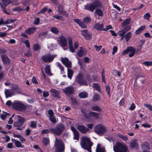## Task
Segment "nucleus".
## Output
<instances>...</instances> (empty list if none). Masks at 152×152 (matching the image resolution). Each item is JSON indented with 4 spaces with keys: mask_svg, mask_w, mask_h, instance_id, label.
<instances>
[{
    "mask_svg": "<svg viewBox=\"0 0 152 152\" xmlns=\"http://www.w3.org/2000/svg\"><path fill=\"white\" fill-rule=\"evenodd\" d=\"M80 144L83 148L87 150L89 152H91V148L93 143L89 137L86 136L82 137L80 139Z\"/></svg>",
    "mask_w": 152,
    "mask_h": 152,
    "instance_id": "f257e3e1",
    "label": "nucleus"
},
{
    "mask_svg": "<svg viewBox=\"0 0 152 152\" xmlns=\"http://www.w3.org/2000/svg\"><path fill=\"white\" fill-rule=\"evenodd\" d=\"M102 4L98 0H96L90 4H87L84 6V9L93 12L96 7H100Z\"/></svg>",
    "mask_w": 152,
    "mask_h": 152,
    "instance_id": "f03ea898",
    "label": "nucleus"
},
{
    "mask_svg": "<svg viewBox=\"0 0 152 152\" xmlns=\"http://www.w3.org/2000/svg\"><path fill=\"white\" fill-rule=\"evenodd\" d=\"M113 148L115 152H127L128 150L126 146L124 144L120 142H117Z\"/></svg>",
    "mask_w": 152,
    "mask_h": 152,
    "instance_id": "7ed1b4c3",
    "label": "nucleus"
},
{
    "mask_svg": "<svg viewBox=\"0 0 152 152\" xmlns=\"http://www.w3.org/2000/svg\"><path fill=\"white\" fill-rule=\"evenodd\" d=\"M15 117L18 119L17 121L14 123V126L16 127V129L17 130H21L23 129V128L21 127V126L26 121V120L24 118L18 115H16Z\"/></svg>",
    "mask_w": 152,
    "mask_h": 152,
    "instance_id": "20e7f679",
    "label": "nucleus"
},
{
    "mask_svg": "<svg viewBox=\"0 0 152 152\" xmlns=\"http://www.w3.org/2000/svg\"><path fill=\"white\" fill-rule=\"evenodd\" d=\"M12 107L14 109L20 111L27 109V107L22 102L16 100L13 102L12 104Z\"/></svg>",
    "mask_w": 152,
    "mask_h": 152,
    "instance_id": "39448f33",
    "label": "nucleus"
},
{
    "mask_svg": "<svg viewBox=\"0 0 152 152\" xmlns=\"http://www.w3.org/2000/svg\"><path fill=\"white\" fill-rule=\"evenodd\" d=\"M91 18L89 16H87L84 18L83 19V22L81 21L79 19H75L74 21L79 25L83 28H86L87 26L85 23H88L91 21Z\"/></svg>",
    "mask_w": 152,
    "mask_h": 152,
    "instance_id": "423d86ee",
    "label": "nucleus"
},
{
    "mask_svg": "<svg viewBox=\"0 0 152 152\" xmlns=\"http://www.w3.org/2000/svg\"><path fill=\"white\" fill-rule=\"evenodd\" d=\"M55 145L56 150L58 152H63L64 149V145L61 140L56 138Z\"/></svg>",
    "mask_w": 152,
    "mask_h": 152,
    "instance_id": "0eeeda50",
    "label": "nucleus"
},
{
    "mask_svg": "<svg viewBox=\"0 0 152 152\" xmlns=\"http://www.w3.org/2000/svg\"><path fill=\"white\" fill-rule=\"evenodd\" d=\"M94 129L95 132L99 135L102 134L107 131L106 128L101 124L96 125L94 127Z\"/></svg>",
    "mask_w": 152,
    "mask_h": 152,
    "instance_id": "6e6552de",
    "label": "nucleus"
},
{
    "mask_svg": "<svg viewBox=\"0 0 152 152\" xmlns=\"http://www.w3.org/2000/svg\"><path fill=\"white\" fill-rule=\"evenodd\" d=\"M64 129V126L62 124L56 126L55 128H51L50 130L56 134L59 135L62 132Z\"/></svg>",
    "mask_w": 152,
    "mask_h": 152,
    "instance_id": "1a4fd4ad",
    "label": "nucleus"
},
{
    "mask_svg": "<svg viewBox=\"0 0 152 152\" xmlns=\"http://www.w3.org/2000/svg\"><path fill=\"white\" fill-rule=\"evenodd\" d=\"M56 54H46L41 57L42 61L46 63H49L52 62L54 58L56 56Z\"/></svg>",
    "mask_w": 152,
    "mask_h": 152,
    "instance_id": "9d476101",
    "label": "nucleus"
},
{
    "mask_svg": "<svg viewBox=\"0 0 152 152\" xmlns=\"http://www.w3.org/2000/svg\"><path fill=\"white\" fill-rule=\"evenodd\" d=\"M87 110L86 109H83L81 110L82 114L84 116L87 118H89L90 116L93 117L96 119H98L99 118V115L98 113L93 112H90L88 114L86 113Z\"/></svg>",
    "mask_w": 152,
    "mask_h": 152,
    "instance_id": "9b49d317",
    "label": "nucleus"
},
{
    "mask_svg": "<svg viewBox=\"0 0 152 152\" xmlns=\"http://www.w3.org/2000/svg\"><path fill=\"white\" fill-rule=\"evenodd\" d=\"M75 81L80 85L87 86V82L83 79V75L82 73H79L76 77Z\"/></svg>",
    "mask_w": 152,
    "mask_h": 152,
    "instance_id": "f8f14e48",
    "label": "nucleus"
},
{
    "mask_svg": "<svg viewBox=\"0 0 152 152\" xmlns=\"http://www.w3.org/2000/svg\"><path fill=\"white\" fill-rule=\"evenodd\" d=\"M58 42L59 45L63 48L64 50H66L67 49L65 48V47L67 45V41L65 37L64 36H62L58 37Z\"/></svg>",
    "mask_w": 152,
    "mask_h": 152,
    "instance_id": "ddd939ff",
    "label": "nucleus"
},
{
    "mask_svg": "<svg viewBox=\"0 0 152 152\" xmlns=\"http://www.w3.org/2000/svg\"><path fill=\"white\" fill-rule=\"evenodd\" d=\"M62 90L67 96H69L74 94V88L73 87L69 86L62 89Z\"/></svg>",
    "mask_w": 152,
    "mask_h": 152,
    "instance_id": "4468645a",
    "label": "nucleus"
},
{
    "mask_svg": "<svg viewBox=\"0 0 152 152\" xmlns=\"http://www.w3.org/2000/svg\"><path fill=\"white\" fill-rule=\"evenodd\" d=\"M81 32L86 40H89L91 39L92 35L87 30H81Z\"/></svg>",
    "mask_w": 152,
    "mask_h": 152,
    "instance_id": "2eb2a0df",
    "label": "nucleus"
},
{
    "mask_svg": "<svg viewBox=\"0 0 152 152\" xmlns=\"http://www.w3.org/2000/svg\"><path fill=\"white\" fill-rule=\"evenodd\" d=\"M61 61L65 66L68 68H71L72 63L67 58H61Z\"/></svg>",
    "mask_w": 152,
    "mask_h": 152,
    "instance_id": "dca6fc26",
    "label": "nucleus"
},
{
    "mask_svg": "<svg viewBox=\"0 0 152 152\" xmlns=\"http://www.w3.org/2000/svg\"><path fill=\"white\" fill-rule=\"evenodd\" d=\"M10 3L11 0H1V3H0V5L4 12L7 13L5 10V7Z\"/></svg>",
    "mask_w": 152,
    "mask_h": 152,
    "instance_id": "f3484780",
    "label": "nucleus"
},
{
    "mask_svg": "<svg viewBox=\"0 0 152 152\" xmlns=\"http://www.w3.org/2000/svg\"><path fill=\"white\" fill-rule=\"evenodd\" d=\"M77 128L82 133H86L89 131V129L83 125H78Z\"/></svg>",
    "mask_w": 152,
    "mask_h": 152,
    "instance_id": "a211bd4d",
    "label": "nucleus"
},
{
    "mask_svg": "<svg viewBox=\"0 0 152 152\" xmlns=\"http://www.w3.org/2000/svg\"><path fill=\"white\" fill-rule=\"evenodd\" d=\"M4 94L6 98L11 97L15 95V91L11 89H6L4 91Z\"/></svg>",
    "mask_w": 152,
    "mask_h": 152,
    "instance_id": "6ab92c4d",
    "label": "nucleus"
},
{
    "mask_svg": "<svg viewBox=\"0 0 152 152\" xmlns=\"http://www.w3.org/2000/svg\"><path fill=\"white\" fill-rule=\"evenodd\" d=\"M10 87L11 88V90L15 92H16L18 94H21L22 92L21 90L16 84H11L10 85Z\"/></svg>",
    "mask_w": 152,
    "mask_h": 152,
    "instance_id": "aec40b11",
    "label": "nucleus"
},
{
    "mask_svg": "<svg viewBox=\"0 0 152 152\" xmlns=\"http://www.w3.org/2000/svg\"><path fill=\"white\" fill-rule=\"evenodd\" d=\"M130 146L131 148L137 149L138 148V144L137 140L135 139H134L131 140Z\"/></svg>",
    "mask_w": 152,
    "mask_h": 152,
    "instance_id": "412c9836",
    "label": "nucleus"
},
{
    "mask_svg": "<svg viewBox=\"0 0 152 152\" xmlns=\"http://www.w3.org/2000/svg\"><path fill=\"white\" fill-rule=\"evenodd\" d=\"M50 91L51 94L54 97L57 98L60 97V93L59 91H57L54 89H51Z\"/></svg>",
    "mask_w": 152,
    "mask_h": 152,
    "instance_id": "4be33fe9",
    "label": "nucleus"
},
{
    "mask_svg": "<svg viewBox=\"0 0 152 152\" xmlns=\"http://www.w3.org/2000/svg\"><path fill=\"white\" fill-rule=\"evenodd\" d=\"M71 129L74 134V137L73 139L79 140V134L78 132L74 127L72 126L71 127Z\"/></svg>",
    "mask_w": 152,
    "mask_h": 152,
    "instance_id": "5701e85b",
    "label": "nucleus"
},
{
    "mask_svg": "<svg viewBox=\"0 0 152 152\" xmlns=\"http://www.w3.org/2000/svg\"><path fill=\"white\" fill-rule=\"evenodd\" d=\"M141 148L143 152H148L149 148L148 144L147 142H143Z\"/></svg>",
    "mask_w": 152,
    "mask_h": 152,
    "instance_id": "b1692460",
    "label": "nucleus"
},
{
    "mask_svg": "<svg viewBox=\"0 0 152 152\" xmlns=\"http://www.w3.org/2000/svg\"><path fill=\"white\" fill-rule=\"evenodd\" d=\"M2 61L4 64L9 65L10 63V59L7 56L3 55L1 57Z\"/></svg>",
    "mask_w": 152,
    "mask_h": 152,
    "instance_id": "393cba45",
    "label": "nucleus"
},
{
    "mask_svg": "<svg viewBox=\"0 0 152 152\" xmlns=\"http://www.w3.org/2000/svg\"><path fill=\"white\" fill-rule=\"evenodd\" d=\"M129 53H130L129 56L130 57H132L135 54L136 50L134 48L131 46L129 47Z\"/></svg>",
    "mask_w": 152,
    "mask_h": 152,
    "instance_id": "a878e982",
    "label": "nucleus"
},
{
    "mask_svg": "<svg viewBox=\"0 0 152 152\" xmlns=\"http://www.w3.org/2000/svg\"><path fill=\"white\" fill-rule=\"evenodd\" d=\"M94 28L96 30L99 31H103V25L102 24H100L99 23H96L94 25Z\"/></svg>",
    "mask_w": 152,
    "mask_h": 152,
    "instance_id": "bb28decb",
    "label": "nucleus"
},
{
    "mask_svg": "<svg viewBox=\"0 0 152 152\" xmlns=\"http://www.w3.org/2000/svg\"><path fill=\"white\" fill-rule=\"evenodd\" d=\"M67 39H69L68 44L70 51L71 52L73 53L75 52V50L73 47V42L72 39L70 38H67Z\"/></svg>",
    "mask_w": 152,
    "mask_h": 152,
    "instance_id": "cd10ccee",
    "label": "nucleus"
},
{
    "mask_svg": "<svg viewBox=\"0 0 152 152\" xmlns=\"http://www.w3.org/2000/svg\"><path fill=\"white\" fill-rule=\"evenodd\" d=\"M93 88L95 90L99 91L100 93H102L101 87L97 83H93Z\"/></svg>",
    "mask_w": 152,
    "mask_h": 152,
    "instance_id": "c85d7f7f",
    "label": "nucleus"
},
{
    "mask_svg": "<svg viewBox=\"0 0 152 152\" xmlns=\"http://www.w3.org/2000/svg\"><path fill=\"white\" fill-rule=\"evenodd\" d=\"M96 152H105V148L101 145L98 144L96 149Z\"/></svg>",
    "mask_w": 152,
    "mask_h": 152,
    "instance_id": "c756f323",
    "label": "nucleus"
},
{
    "mask_svg": "<svg viewBox=\"0 0 152 152\" xmlns=\"http://www.w3.org/2000/svg\"><path fill=\"white\" fill-rule=\"evenodd\" d=\"M45 70L46 73L47 75L50 76L52 75V74L51 73L50 69V65H47L45 68Z\"/></svg>",
    "mask_w": 152,
    "mask_h": 152,
    "instance_id": "7c9ffc66",
    "label": "nucleus"
},
{
    "mask_svg": "<svg viewBox=\"0 0 152 152\" xmlns=\"http://www.w3.org/2000/svg\"><path fill=\"white\" fill-rule=\"evenodd\" d=\"M58 13L64 15L66 17H68V15L67 14L66 12L63 10V7L61 6H59L58 7Z\"/></svg>",
    "mask_w": 152,
    "mask_h": 152,
    "instance_id": "2f4dec72",
    "label": "nucleus"
},
{
    "mask_svg": "<svg viewBox=\"0 0 152 152\" xmlns=\"http://www.w3.org/2000/svg\"><path fill=\"white\" fill-rule=\"evenodd\" d=\"M37 29V28H29L27 29L26 31V33L28 34H30L34 32Z\"/></svg>",
    "mask_w": 152,
    "mask_h": 152,
    "instance_id": "473e14b6",
    "label": "nucleus"
},
{
    "mask_svg": "<svg viewBox=\"0 0 152 152\" xmlns=\"http://www.w3.org/2000/svg\"><path fill=\"white\" fill-rule=\"evenodd\" d=\"M94 13L96 14L99 17L102 16L103 15L102 11L99 8L96 9V10Z\"/></svg>",
    "mask_w": 152,
    "mask_h": 152,
    "instance_id": "72a5a7b5",
    "label": "nucleus"
},
{
    "mask_svg": "<svg viewBox=\"0 0 152 152\" xmlns=\"http://www.w3.org/2000/svg\"><path fill=\"white\" fill-rule=\"evenodd\" d=\"M88 94L86 92L84 91L80 93L79 96L82 98H85L88 96Z\"/></svg>",
    "mask_w": 152,
    "mask_h": 152,
    "instance_id": "f704fd0d",
    "label": "nucleus"
},
{
    "mask_svg": "<svg viewBox=\"0 0 152 152\" xmlns=\"http://www.w3.org/2000/svg\"><path fill=\"white\" fill-rule=\"evenodd\" d=\"M117 135L118 137H120L124 141H127L128 140V138L126 136L123 135L121 133H118Z\"/></svg>",
    "mask_w": 152,
    "mask_h": 152,
    "instance_id": "c9c22d12",
    "label": "nucleus"
},
{
    "mask_svg": "<svg viewBox=\"0 0 152 152\" xmlns=\"http://www.w3.org/2000/svg\"><path fill=\"white\" fill-rule=\"evenodd\" d=\"M92 110L96 111L98 112L101 111H102L101 109L97 106H92L91 108Z\"/></svg>",
    "mask_w": 152,
    "mask_h": 152,
    "instance_id": "e433bc0d",
    "label": "nucleus"
},
{
    "mask_svg": "<svg viewBox=\"0 0 152 152\" xmlns=\"http://www.w3.org/2000/svg\"><path fill=\"white\" fill-rule=\"evenodd\" d=\"M130 20V18H127L122 23V25L123 27H124L129 24Z\"/></svg>",
    "mask_w": 152,
    "mask_h": 152,
    "instance_id": "4c0bfd02",
    "label": "nucleus"
},
{
    "mask_svg": "<svg viewBox=\"0 0 152 152\" xmlns=\"http://www.w3.org/2000/svg\"><path fill=\"white\" fill-rule=\"evenodd\" d=\"M145 28V27L144 26H141L139 28H138L135 32V34H138L140 33L142 31H143Z\"/></svg>",
    "mask_w": 152,
    "mask_h": 152,
    "instance_id": "58836bf2",
    "label": "nucleus"
},
{
    "mask_svg": "<svg viewBox=\"0 0 152 152\" xmlns=\"http://www.w3.org/2000/svg\"><path fill=\"white\" fill-rule=\"evenodd\" d=\"M67 76L68 77L71 79L73 75V72L72 70L69 69H67Z\"/></svg>",
    "mask_w": 152,
    "mask_h": 152,
    "instance_id": "ea45409f",
    "label": "nucleus"
},
{
    "mask_svg": "<svg viewBox=\"0 0 152 152\" xmlns=\"http://www.w3.org/2000/svg\"><path fill=\"white\" fill-rule=\"evenodd\" d=\"M15 146L18 148H23L24 147V146L22 145L21 143L19 141L15 140Z\"/></svg>",
    "mask_w": 152,
    "mask_h": 152,
    "instance_id": "a19ab883",
    "label": "nucleus"
},
{
    "mask_svg": "<svg viewBox=\"0 0 152 152\" xmlns=\"http://www.w3.org/2000/svg\"><path fill=\"white\" fill-rule=\"evenodd\" d=\"M100 95L98 94H95L93 97V101H96L100 99Z\"/></svg>",
    "mask_w": 152,
    "mask_h": 152,
    "instance_id": "79ce46f5",
    "label": "nucleus"
},
{
    "mask_svg": "<svg viewBox=\"0 0 152 152\" xmlns=\"http://www.w3.org/2000/svg\"><path fill=\"white\" fill-rule=\"evenodd\" d=\"M131 36V33L130 32L128 33L125 36V38L126 42L128 41Z\"/></svg>",
    "mask_w": 152,
    "mask_h": 152,
    "instance_id": "37998d69",
    "label": "nucleus"
},
{
    "mask_svg": "<svg viewBox=\"0 0 152 152\" xmlns=\"http://www.w3.org/2000/svg\"><path fill=\"white\" fill-rule=\"evenodd\" d=\"M42 142L45 145H47L49 143V140L48 138H44L42 140Z\"/></svg>",
    "mask_w": 152,
    "mask_h": 152,
    "instance_id": "c03bdc74",
    "label": "nucleus"
},
{
    "mask_svg": "<svg viewBox=\"0 0 152 152\" xmlns=\"http://www.w3.org/2000/svg\"><path fill=\"white\" fill-rule=\"evenodd\" d=\"M50 31L52 33L55 34H57L59 32L58 30L56 28L53 27L51 28Z\"/></svg>",
    "mask_w": 152,
    "mask_h": 152,
    "instance_id": "a18cd8bd",
    "label": "nucleus"
},
{
    "mask_svg": "<svg viewBox=\"0 0 152 152\" xmlns=\"http://www.w3.org/2000/svg\"><path fill=\"white\" fill-rule=\"evenodd\" d=\"M142 64L147 66H151L152 65V61H145L142 63Z\"/></svg>",
    "mask_w": 152,
    "mask_h": 152,
    "instance_id": "49530a36",
    "label": "nucleus"
},
{
    "mask_svg": "<svg viewBox=\"0 0 152 152\" xmlns=\"http://www.w3.org/2000/svg\"><path fill=\"white\" fill-rule=\"evenodd\" d=\"M15 20H16V19H8L5 21V23L10 24L13 23Z\"/></svg>",
    "mask_w": 152,
    "mask_h": 152,
    "instance_id": "de8ad7c7",
    "label": "nucleus"
},
{
    "mask_svg": "<svg viewBox=\"0 0 152 152\" xmlns=\"http://www.w3.org/2000/svg\"><path fill=\"white\" fill-rule=\"evenodd\" d=\"M77 54L80 57H82L83 54V50L80 48V49L77 52Z\"/></svg>",
    "mask_w": 152,
    "mask_h": 152,
    "instance_id": "09e8293b",
    "label": "nucleus"
},
{
    "mask_svg": "<svg viewBox=\"0 0 152 152\" xmlns=\"http://www.w3.org/2000/svg\"><path fill=\"white\" fill-rule=\"evenodd\" d=\"M24 43L25 45L27 48L29 49V50L31 49L30 44L28 40H26L24 41Z\"/></svg>",
    "mask_w": 152,
    "mask_h": 152,
    "instance_id": "8fccbe9b",
    "label": "nucleus"
},
{
    "mask_svg": "<svg viewBox=\"0 0 152 152\" xmlns=\"http://www.w3.org/2000/svg\"><path fill=\"white\" fill-rule=\"evenodd\" d=\"M49 118L50 120L53 123H55L57 121L56 120V118L55 117L54 115Z\"/></svg>",
    "mask_w": 152,
    "mask_h": 152,
    "instance_id": "3c124183",
    "label": "nucleus"
},
{
    "mask_svg": "<svg viewBox=\"0 0 152 152\" xmlns=\"http://www.w3.org/2000/svg\"><path fill=\"white\" fill-rule=\"evenodd\" d=\"M37 122L36 121H32L31 122V126L32 128H35L36 126Z\"/></svg>",
    "mask_w": 152,
    "mask_h": 152,
    "instance_id": "603ef678",
    "label": "nucleus"
},
{
    "mask_svg": "<svg viewBox=\"0 0 152 152\" xmlns=\"http://www.w3.org/2000/svg\"><path fill=\"white\" fill-rule=\"evenodd\" d=\"M51 131L48 129H45L43 130L41 132L42 134H47L50 132Z\"/></svg>",
    "mask_w": 152,
    "mask_h": 152,
    "instance_id": "864d4df0",
    "label": "nucleus"
},
{
    "mask_svg": "<svg viewBox=\"0 0 152 152\" xmlns=\"http://www.w3.org/2000/svg\"><path fill=\"white\" fill-rule=\"evenodd\" d=\"M57 64V66L59 68L61 71H63L64 70V68L61 65V64L59 62H57L56 63Z\"/></svg>",
    "mask_w": 152,
    "mask_h": 152,
    "instance_id": "5fc2aeb1",
    "label": "nucleus"
},
{
    "mask_svg": "<svg viewBox=\"0 0 152 152\" xmlns=\"http://www.w3.org/2000/svg\"><path fill=\"white\" fill-rule=\"evenodd\" d=\"M144 105L150 110L152 111V106L151 104H144Z\"/></svg>",
    "mask_w": 152,
    "mask_h": 152,
    "instance_id": "6e6d98bb",
    "label": "nucleus"
},
{
    "mask_svg": "<svg viewBox=\"0 0 152 152\" xmlns=\"http://www.w3.org/2000/svg\"><path fill=\"white\" fill-rule=\"evenodd\" d=\"M106 88V91L107 92L109 96H110V86H107L105 87Z\"/></svg>",
    "mask_w": 152,
    "mask_h": 152,
    "instance_id": "4d7b16f0",
    "label": "nucleus"
},
{
    "mask_svg": "<svg viewBox=\"0 0 152 152\" xmlns=\"http://www.w3.org/2000/svg\"><path fill=\"white\" fill-rule=\"evenodd\" d=\"M54 18L58 20H63V17L61 16H59L57 15H55L53 16Z\"/></svg>",
    "mask_w": 152,
    "mask_h": 152,
    "instance_id": "13d9d810",
    "label": "nucleus"
},
{
    "mask_svg": "<svg viewBox=\"0 0 152 152\" xmlns=\"http://www.w3.org/2000/svg\"><path fill=\"white\" fill-rule=\"evenodd\" d=\"M150 17V13H147L144 15V18L145 19L149 20Z\"/></svg>",
    "mask_w": 152,
    "mask_h": 152,
    "instance_id": "bf43d9fd",
    "label": "nucleus"
},
{
    "mask_svg": "<svg viewBox=\"0 0 152 152\" xmlns=\"http://www.w3.org/2000/svg\"><path fill=\"white\" fill-rule=\"evenodd\" d=\"M48 114L49 115V118L53 116L54 113L53 110H49L48 111Z\"/></svg>",
    "mask_w": 152,
    "mask_h": 152,
    "instance_id": "052dcab7",
    "label": "nucleus"
},
{
    "mask_svg": "<svg viewBox=\"0 0 152 152\" xmlns=\"http://www.w3.org/2000/svg\"><path fill=\"white\" fill-rule=\"evenodd\" d=\"M126 32L124 29L118 33V35L121 36H124V34Z\"/></svg>",
    "mask_w": 152,
    "mask_h": 152,
    "instance_id": "680f3d73",
    "label": "nucleus"
},
{
    "mask_svg": "<svg viewBox=\"0 0 152 152\" xmlns=\"http://www.w3.org/2000/svg\"><path fill=\"white\" fill-rule=\"evenodd\" d=\"M94 47L95 48L96 50L97 51L100 50L102 48V46L101 45L98 46L96 45L94 46Z\"/></svg>",
    "mask_w": 152,
    "mask_h": 152,
    "instance_id": "e2e57ef3",
    "label": "nucleus"
},
{
    "mask_svg": "<svg viewBox=\"0 0 152 152\" xmlns=\"http://www.w3.org/2000/svg\"><path fill=\"white\" fill-rule=\"evenodd\" d=\"M129 47H127L126 49L124 50L122 52V54L123 55L127 54L129 53Z\"/></svg>",
    "mask_w": 152,
    "mask_h": 152,
    "instance_id": "0e129e2a",
    "label": "nucleus"
},
{
    "mask_svg": "<svg viewBox=\"0 0 152 152\" xmlns=\"http://www.w3.org/2000/svg\"><path fill=\"white\" fill-rule=\"evenodd\" d=\"M25 56H27L28 57H29L31 56V53L29 50L27 51V53L25 54Z\"/></svg>",
    "mask_w": 152,
    "mask_h": 152,
    "instance_id": "69168bd1",
    "label": "nucleus"
},
{
    "mask_svg": "<svg viewBox=\"0 0 152 152\" xmlns=\"http://www.w3.org/2000/svg\"><path fill=\"white\" fill-rule=\"evenodd\" d=\"M7 148L9 149H11L13 147V144L12 143H8L7 145Z\"/></svg>",
    "mask_w": 152,
    "mask_h": 152,
    "instance_id": "338daca9",
    "label": "nucleus"
},
{
    "mask_svg": "<svg viewBox=\"0 0 152 152\" xmlns=\"http://www.w3.org/2000/svg\"><path fill=\"white\" fill-rule=\"evenodd\" d=\"M118 50V48L117 47L115 46H114L113 48V51L112 52V53L113 55L115 54V53Z\"/></svg>",
    "mask_w": 152,
    "mask_h": 152,
    "instance_id": "774afa93",
    "label": "nucleus"
}]
</instances>
